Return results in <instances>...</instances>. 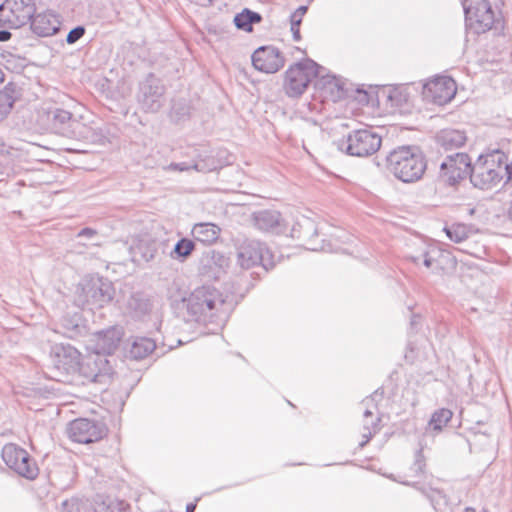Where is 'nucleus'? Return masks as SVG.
Segmentation results:
<instances>
[{"mask_svg": "<svg viewBox=\"0 0 512 512\" xmlns=\"http://www.w3.org/2000/svg\"><path fill=\"white\" fill-rule=\"evenodd\" d=\"M456 89V83L451 77L441 76L425 84L424 95L434 104L445 105L454 98Z\"/></svg>", "mask_w": 512, "mask_h": 512, "instance_id": "nucleus-18", "label": "nucleus"}, {"mask_svg": "<svg viewBox=\"0 0 512 512\" xmlns=\"http://www.w3.org/2000/svg\"><path fill=\"white\" fill-rule=\"evenodd\" d=\"M103 423L87 418L73 420L68 427L69 438L77 443L88 444L101 440L106 435Z\"/></svg>", "mask_w": 512, "mask_h": 512, "instance_id": "nucleus-15", "label": "nucleus"}, {"mask_svg": "<svg viewBox=\"0 0 512 512\" xmlns=\"http://www.w3.org/2000/svg\"><path fill=\"white\" fill-rule=\"evenodd\" d=\"M297 232H298V231L296 230V228H293V229H292V236H293V237H297V238H301V237H302V235H301L300 233L296 235V233H297Z\"/></svg>", "mask_w": 512, "mask_h": 512, "instance_id": "nucleus-57", "label": "nucleus"}, {"mask_svg": "<svg viewBox=\"0 0 512 512\" xmlns=\"http://www.w3.org/2000/svg\"><path fill=\"white\" fill-rule=\"evenodd\" d=\"M97 235H98L97 230H95V229H93V228L86 227V228L81 229V230L77 233L76 238H77V239H80V238H87V239L92 240V239H93V238H95Z\"/></svg>", "mask_w": 512, "mask_h": 512, "instance_id": "nucleus-43", "label": "nucleus"}, {"mask_svg": "<svg viewBox=\"0 0 512 512\" xmlns=\"http://www.w3.org/2000/svg\"><path fill=\"white\" fill-rule=\"evenodd\" d=\"M238 263L244 269H250L254 266L261 265L265 271L274 268V255L270 249L259 241H246L238 251Z\"/></svg>", "mask_w": 512, "mask_h": 512, "instance_id": "nucleus-13", "label": "nucleus"}, {"mask_svg": "<svg viewBox=\"0 0 512 512\" xmlns=\"http://www.w3.org/2000/svg\"><path fill=\"white\" fill-rule=\"evenodd\" d=\"M126 310L131 317L141 318L151 311L150 300L143 293H134L127 300Z\"/></svg>", "mask_w": 512, "mask_h": 512, "instance_id": "nucleus-28", "label": "nucleus"}, {"mask_svg": "<svg viewBox=\"0 0 512 512\" xmlns=\"http://www.w3.org/2000/svg\"><path fill=\"white\" fill-rule=\"evenodd\" d=\"M382 143V138L372 129H358L351 131L340 144L341 150H345L350 156L368 157L377 152Z\"/></svg>", "mask_w": 512, "mask_h": 512, "instance_id": "nucleus-8", "label": "nucleus"}, {"mask_svg": "<svg viewBox=\"0 0 512 512\" xmlns=\"http://www.w3.org/2000/svg\"><path fill=\"white\" fill-rule=\"evenodd\" d=\"M18 97L19 93L14 83H8L4 89L0 91V120L4 119L11 112Z\"/></svg>", "mask_w": 512, "mask_h": 512, "instance_id": "nucleus-29", "label": "nucleus"}, {"mask_svg": "<svg viewBox=\"0 0 512 512\" xmlns=\"http://www.w3.org/2000/svg\"><path fill=\"white\" fill-rule=\"evenodd\" d=\"M470 156L464 152L447 155L440 164L439 179L449 186H454L470 177L472 170Z\"/></svg>", "mask_w": 512, "mask_h": 512, "instance_id": "nucleus-11", "label": "nucleus"}, {"mask_svg": "<svg viewBox=\"0 0 512 512\" xmlns=\"http://www.w3.org/2000/svg\"><path fill=\"white\" fill-rule=\"evenodd\" d=\"M11 38V33L7 30H0V42H5Z\"/></svg>", "mask_w": 512, "mask_h": 512, "instance_id": "nucleus-50", "label": "nucleus"}, {"mask_svg": "<svg viewBox=\"0 0 512 512\" xmlns=\"http://www.w3.org/2000/svg\"><path fill=\"white\" fill-rule=\"evenodd\" d=\"M79 286V301L91 308H103L114 299L115 289L113 284L104 277H85Z\"/></svg>", "mask_w": 512, "mask_h": 512, "instance_id": "nucleus-6", "label": "nucleus"}, {"mask_svg": "<svg viewBox=\"0 0 512 512\" xmlns=\"http://www.w3.org/2000/svg\"><path fill=\"white\" fill-rule=\"evenodd\" d=\"M375 435V430L368 431V432H362V441L359 443V447L363 448L368 444L370 439Z\"/></svg>", "mask_w": 512, "mask_h": 512, "instance_id": "nucleus-46", "label": "nucleus"}, {"mask_svg": "<svg viewBox=\"0 0 512 512\" xmlns=\"http://www.w3.org/2000/svg\"><path fill=\"white\" fill-rule=\"evenodd\" d=\"M84 356L71 345H61L55 352V366L68 374L77 373Z\"/></svg>", "mask_w": 512, "mask_h": 512, "instance_id": "nucleus-21", "label": "nucleus"}, {"mask_svg": "<svg viewBox=\"0 0 512 512\" xmlns=\"http://www.w3.org/2000/svg\"><path fill=\"white\" fill-rule=\"evenodd\" d=\"M29 23L33 33L41 37L54 35L58 31L59 21L50 12L35 13Z\"/></svg>", "mask_w": 512, "mask_h": 512, "instance_id": "nucleus-24", "label": "nucleus"}, {"mask_svg": "<svg viewBox=\"0 0 512 512\" xmlns=\"http://www.w3.org/2000/svg\"><path fill=\"white\" fill-rule=\"evenodd\" d=\"M419 490L423 495H425L430 500L431 504L434 507L440 504V502L445 499L443 492L439 489L422 487L419 488Z\"/></svg>", "mask_w": 512, "mask_h": 512, "instance_id": "nucleus-39", "label": "nucleus"}, {"mask_svg": "<svg viewBox=\"0 0 512 512\" xmlns=\"http://www.w3.org/2000/svg\"><path fill=\"white\" fill-rule=\"evenodd\" d=\"M300 26H293L291 25V32L293 34V39L295 41H299L301 39V36H300Z\"/></svg>", "mask_w": 512, "mask_h": 512, "instance_id": "nucleus-49", "label": "nucleus"}, {"mask_svg": "<svg viewBox=\"0 0 512 512\" xmlns=\"http://www.w3.org/2000/svg\"><path fill=\"white\" fill-rule=\"evenodd\" d=\"M326 69L310 58L291 65L285 73L284 89L289 97H299L315 78H326Z\"/></svg>", "mask_w": 512, "mask_h": 512, "instance_id": "nucleus-5", "label": "nucleus"}, {"mask_svg": "<svg viewBox=\"0 0 512 512\" xmlns=\"http://www.w3.org/2000/svg\"><path fill=\"white\" fill-rule=\"evenodd\" d=\"M418 320H419V317L414 315L411 319V325L414 326V325L418 324Z\"/></svg>", "mask_w": 512, "mask_h": 512, "instance_id": "nucleus-56", "label": "nucleus"}, {"mask_svg": "<svg viewBox=\"0 0 512 512\" xmlns=\"http://www.w3.org/2000/svg\"><path fill=\"white\" fill-rule=\"evenodd\" d=\"M229 266L230 259L224 253L208 250L200 258L198 272L208 280H219L227 272Z\"/></svg>", "mask_w": 512, "mask_h": 512, "instance_id": "nucleus-16", "label": "nucleus"}, {"mask_svg": "<svg viewBox=\"0 0 512 512\" xmlns=\"http://www.w3.org/2000/svg\"><path fill=\"white\" fill-rule=\"evenodd\" d=\"M156 348L154 340L146 337L136 338L129 349L130 357L139 360L147 357Z\"/></svg>", "mask_w": 512, "mask_h": 512, "instance_id": "nucleus-30", "label": "nucleus"}, {"mask_svg": "<svg viewBox=\"0 0 512 512\" xmlns=\"http://www.w3.org/2000/svg\"><path fill=\"white\" fill-rule=\"evenodd\" d=\"M253 222L259 230L265 232L278 234L284 231V221L276 210L264 209L254 212Z\"/></svg>", "mask_w": 512, "mask_h": 512, "instance_id": "nucleus-22", "label": "nucleus"}, {"mask_svg": "<svg viewBox=\"0 0 512 512\" xmlns=\"http://www.w3.org/2000/svg\"><path fill=\"white\" fill-rule=\"evenodd\" d=\"M307 10H308V7H307V6H300V7H298V8L295 10V12H297L298 14H300V15L304 16V15L306 14Z\"/></svg>", "mask_w": 512, "mask_h": 512, "instance_id": "nucleus-52", "label": "nucleus"}, {"mask_svg": "<svg viewBox=\"0 0 512 512\" xmlns=\"http://www.w3.org/2000/svg\"><path fill=\"white\" fill-rule=\"evenodd\" d=\"M99 246V242L83 243L81 241H77L69 250L66 251L64 258L67 260L71 254L84 255L90 248Z\"/></svg>", "mask_w": 512, "mask_h": 512, "instance_id": "nucleus-36", "label": "nucleus"}, {"mask_svg": "<svg viewBox=\"0 0 512 512\" xmlns=\"http://www.w3.org/2000/svg\"><path fill=\"white\" fill-rule=\"evenodd\" d=\"M482 512H488L487 510H483Z\"/></svg>", "mask_w": 512, "mask_h": 512, "instance_id": "nucleus-62", "label": "nucleus"}, {"mask_svg": "<svg viewBox=\"0 0 512 512\" xmlns=\"http://www.w3.org/2000/svg\"><path fill=\"white\" fill-rule=\"evenodd\" d=\"M249 17H250V22L252 25L254 23H259L262 20V17L259 13L253 12L251 10H249Z\"/></svg>", "mask_w": 512, "mask_h": 512, "instance_id": "nucleus-48", "label": "nucleus"}, {"mask_svg": "<svg viewBox=\"0 0 512 512\" xmlns=\"http://www.w3.org/2000/svg\"><path fill=\"white\" fill-rule=\"evenodd\" d=\"M424 467H425L424 458H423L421 451H419L416 455V459L412 466V469L415 471L416 474H421V473H423Z\"/></svg>", "mask_w": 512, "mask_h": 512, "instance_id": "nucleus-44", "label": "nucleus"}, {"mask_svg": "<svg viewBox=\"0 0 512 512\" xmlns=\"http://www.w3.org/2000/svg\"><path fill=\"white\" fill-rule=\"evenodd\" d=\"M234 24L238 29L250 32L252 31V24L249 17V9H244L234 17Z\"/></svg>", "mask_w": 512, "mask_h": 512, "instance_id": "nucleus-38", "label": "nucleus"}, {"mask_svg": "<svg viewBox=\"0 0 512 512\" xmlns=\"http://www.w3.org/2000/svg\"><path fill=\"white\" fill-rule=\"evenodd\" d=\"M467 136L465 131L445 128L437 132L435 142L444 151L459 149L465 145Z\"/></svg>", "mask_w": 512, "mask_h": 512, "instance_id": "nucleus-23", "label": "nucleus"}, {"mask_svg": "<svg viewBox=\"0 0 512 512\" xmlns=\"http://www.w3.org/2000/svg\"><path fill=\"white\" fill-rule=\"evenodd\" d=\"M85 34V28L83 26H77L69 31L66 36L68 44H74L81 39Z\"/></svg>", "mask_w": 512, "mask_h": 512, "instance_id": "nucleus-40", "label": "nucleus"}, {"mask_svg": "<svg viewBox=\"0 0 512 512\" xmlns=\"http://www.w3.org/2000/svg\"><path fill=\"white\" fill-rule=\"evenodd\" d=\"M194 240L201 242L205 245H212L216 243L221 234V228L210 222L196 223L192 230Z\"/></svg>", "mask_w": 512, "mask_h": 512, "instance_id": "nucleus-25", "label": "nucleus"}, {"mask_svg": "<svg viewBox=\"0 0 512 512\" xmlns=\"http://www.w3.org/2000/svg\"><path fill=\"white\" fill-rule=\"evenodd\" d=\"M444 231L447 237L455 243L463 242L468 238L469 235L468 227L460 223H455L451 226L445 227Z\"/></svg>", "mask_w": 512, "mask_h": 512, "instance_id": "nucleus-34", "label": "nucleus"}, {"mask_svg": "<svg viewBox=\"0 0 512 512\" xmlns=\"http://www.w3.org/2000/svg\"><path fill=\"white\" fill-rule=\"evenodd\" d=\"M415 265L423 264L434 274H440L452 262L450 254L436 245H424L418 252L407 256Z\"/></svg>", "mask_w": 512, "mask_h": 512, "instance_id": "nucleus-14", "label": "nucleus"}, {"mask_svg": "<svg viewBox=\"0 0 512 512\" xmlns=\"http://www.w3.org/2000/svg\"><path fill=\"white\" fill-rule=\"evenodd\" d=\"M195 243L188 238H181L170 252V257L181 262L185 261L194 251Z\"/></svg>", "mask_w": 512, "mask_h": 512, "instance_id": "nucleus-31", "label": "nucleus"}, {"mask_svg": "<svg viewBox=\"0 0 512 512\" xmlns=\"http://www.w3.org/2000/svg\"><path fill=\"white\" fill-rule=\"evenodd\" d=\"M334 85L337 86L338 88H340V86L337 82H335Z\"/></svg>", "mask_w": 512, "mask_h": 512, "instance_id": "nucleus-61", "label": "nucleus"}, {"mask_svg": "<svg viewBox=\"0 0 512 512\" xmlns=\"http://www.w3.org/2000/svg\"><path fill=\"white\" fill-rule=\"evenodd\" d=\"M306 225H307V232H309L310 230L312 231V235H317V229L314 227V225L310 222V221H306Z\"/></svg>", "mask_w": 512, "mask_h": 512, "instance_id": "nucleus-51", "label": "nucleus"}, {"mask_svg": "<svg viewBox=\"0 0 512 512\" xmlns=\"http://www.w3.org/2000/svg\"><path fill=\"white\" fill-rule=\"evenodd\" d=\"M4 78H5L4 72L0 68V83L4 82Z\"/></svg>", "mask_w": 512, "mask_h": 512, "instance_id": "nucleus-58", "label": "nucleus"}, {"mask_svg": "<svg viewBox=\"0 0 512 512\" xmlns=\"http://www.w3.org/2000/svg\"><path fill=\"white\" fill-rule=\"evenodd\" d=\"M160 79L150 74L140 85L139 103L146 113H158L160 110Z\"/></svg>", "mask_w": 512, "mask_h": 512, "instance_id": "nucleus-19", "label": "nucleus"}, {"mask_svg": "<svg viewBox=\"0 0 512 512\" xmlns=\"http://www.w3.org/2000/svg\"><path fill=\"white\" fill-rule=\"evenodd\" d=\"M107 512H129V506L122 501L111 502L107 506Z\"/></svg>", "mask_w": 512, "mask_h": 512, "instance_id": "nucleus-42", "label": "nucleus"}, {"mask_svg": "<svg viewBox=\"0 0 512 512\" xmlns=\"http://www.w3.org/2000/svg\"><path fill=\"white\" fill-rule=\"evenodd\" d=\"M62 512H96L88 500L71 498L62 503Z\"/></svg>", "mask_w": 512, "mask_h": 512, "instance_id": "nucleus-33", "label": "nucleus"}, {"mask_svg": "<svg viewBox=\"0 0 512 512\" xmlns=\"http://www.w3.org/2000/svg\"><path fill=\"white\" fill-rule=\"evenodd\" d=\"M131 260L134 263L148 262L154 258L157 247L155 242L148 240H139L129 248Z\"/></svg>", "mask_w": 512, "mask_h": 512, "instance_id": "nucleus-27", "label": "nucleus"}, {"mask_svg": "<svg viewBox=\"0 0 512 512\" xmlns=\"http://www.w3.org/2000/svg\"><path fill=\"white\" fill-rule=\"evenodd\" d=\"M202 6H210L213 0H196Z\"/></svg>", "mask_w": 512, "mask_h": 512, "instance_id": "nucleus-53", "label": "nucleus"}, {"mask_svg": "<svg viewBox=\"0 0 512 512\" xmlns=\"http://www.w3.org/2000/svg\"><path fill=\"white\" fill-rule=\"evenodd\" d=\"M507 215H508V219L512 222V200H511L510 206L508 208Z\"/></svg>", "mask_w": 512, "mask_h": 512, "instance_id": "nucleus-55", "label": "nucleus"}, {"mask_svg": "<svg viewBox=\"0 0 512 512\" xmlns=\"http://www.w3.org/2000/svg\"><path fill=\"white\" fill-rule=\"evenodd\" d=\"M36 13V0H5L0 5V26L17 29L28 24Z\"/></svg>", "mask_w": 512, "mask_h": 512, "instance_id": "nucleus-7", "label": "nucleus"}, {"mask_svg": "<svg viewBox=\"0 0 512 512\" xmlns=\"http://www.w3.org/2000/svg\"><path fill=\"white\" fill-rule=\"evenodd\" d=\"M364 419H363V432H368L372 430H375V434L380 430V418L374 417L373 413L366 409L364 412Z\"/></svg>", "mask_w": 512, "mask_h": 512, "instance_id": "nucleus-37", "label": "nucleus"}, {"mask_svg": "<svg viewBox=\"0 0 512 512\" xmlns=\"http://www.w3.org/2000/svg\"><path fill=\"white\" fill-rule=\"evenodd\" d=\"M465 512H476L474 508H471V507H467L465 509Z\"/></svg>", "mask_w": 512, "mask_h": 512, "instance_id": "nucleus-59", "label": "nucleus"}, {"mask_svg": "<svg viewBox=\"0 0 512 512\" xmlns=\"http://www.w3.org/2000/svg\"><path fill=\"white\" fill-rule=\"evenodd\" d=\"M302 18L303 16L298 14L297 12H293L290 16V23L291 25L293 26H300L301 22H302Z\"/></svg>", "mask_w": 512, "mask_h": 512, "instance_id": "nucleus-47", "label": "nucleus"}, {"mask_svg": "<svg viewBox=\"0 0 512 512\" xmlns=\"http://www.w3.org/2000/svg\"><path fill=\"white\" fill-rule=\"evenodd\" d=\"M195 509H196V504H194V503H189L186 506V512H194Z\"/></svg>", "mask_w": 512, "mask_h": 512, "instance_id": "nucleus-54", "label": "nucleus"}, {"mask_svg": "<svg viewBox=\"0 0 512 512\" xmlns=\"http://www.w3.org/2000/svg\"><path fill=\"white\" fill-rule=\"evenodd\" d=\"M376 396H378V390H376V391L374 392V394H373V396H372V397H376ZM371 400H373V398H371Z\"/></svg>", "mask_w": 512, "mask_h": 512, "instance_id": "nucleus-60", "label": "nucleus"}, {"mask_svg": "<svg viewBox=\"0 0 512 512\" xmlns=\"http://www.w3.org/2000/svg\"><path fill=\"white\" fill-rule=\"evenodd\" d=\"M165 169L172 170V171H188L193 169V161L189 162H181V163H171L169 166H167Z\"/></svg>", "mask_w": 512, "mask_h": 512, "instance_id": "nucleus-41", "label": "nucleus"}, {"mask_svg": "<svg viewBox=\"0 0 512 512\" xmlns=\"http://www.w3.org/2000/svg\"><path fill=\"white\" fill-rule=\"evenodd\" d=\"M47 119L55 134L91 144H102L105 140L101 129L81 122L67 110L52 109L47 113Z\"/></svg>", "mask_w": 512, "mask_h": 512, "instance_id": "nucleus-4", "label": "nucleus"}, {"mask_svg": "<svg viewBox=\"0 0 512 512\" xmlns=\"http://www.w3.org/2000/svg\"><path fill=\"white\" fill-rule=\"evenodd\" d=\"M167 297L177 316L204 325L223 324L233 308L232 303L227 301V296L212 285L199 286L188 297L174 285L168 289Z\"/></svg>", "mask_w": 512, "mask_h": 512, "instance_id": "nucleus-1", "label": "nucleus"}, {"mask_svg": "<svg viewBox=\"0 0 512 512\" xmlns=\"http://www.w3.org/2000/svg\"><path fill=\"white\" fill-rule=\"evenodd\" d=\"M121 331L112 327L97 333V348L101 355L112 354L118 347L121 340Z\"/></svg>", "mask_w": 512, "mask_h": 512, "instance_id": "nucleus-26", "label": "nucleus"}, {"mask_svg": "<svg viewBox=\"0 0 512 512\" xmlns=\"http://www.w3.org/2000/svg\"><path fill=\"white\" fill-rule=\"evenodd\" d=\"M67 320H64L63 322V327L67 329V334L69 337H74L75 335L79 334L80 332V328H79V325L78 324H72V323H68L66 324Z\"/></svg>", "mask_w": 512, "mask_h": 512, "instance_id": "nucleus-45", "label": "nucleus"}, {"mask_svg": "<svg viewBox=\"0 0 512 512\" xmlns=\"http://www.w3.org/2000/svg\"><path fill=\"white\" fill-rule=\"evenodd\" d=\"M254 68L264 73H276L285 64V58L280 50L273 46H262L252 54Z\"/></svg>", "mask_w": 512, "mask_h": 512, "instance_id": "nucleus-17", "label": "nucleus"}, {"mask_svg": "<svg viewBox=\"0 0 512 512\" xmlns=\"http://www.w3.org/2000/svg\"><path fill=\"white\" fill-rule=\"evenodd\" d=\"M190 114V105L186 100H177L172 104L170 116L175 121H180Z\"/></svg>", "mask_w": 512, "mask_h": 512, "instance_id": "nucleus-35", "label": "nucleus"}, {"mask_svg": "<svg viewBox=\"0 0 512 512\" xmlns=\"http://www.w3.org/2000/svg\"><path fill=\"white\" fill-rule=\"evenodd\" d=\"M77 373L83 378V383L106 386L112 379L113 370L106 357L97 352L83 357Z\"/></svg>", "mask_w": 512, "mask_h": 512, "instance_id": "nucleus-10", "label": "nucleus"}, {"mask_svg": "<svg viewBox=\"0 0 512 512\" xmlns=\"http://www.w3.org/2000/svg\"><path fill=\"white\" fill-rule=\"evenodd\" d=\"M193 161V169L197 172L208 173L229 164L225 150H205L198 153Z\"/></svg>", "mask_w": 512, "mask_h": 512, "instance_id": "nucleus-20", "label": "nucleus"}, {"mask_svg": "<svg viewBox=\"0 0 512 512\" xmlns=\"http://www.w3.org/2000/svg\"><path fill=\"white\" fill-rule=\"evenodd\" d=\"M385 169L403 183H415L423 178L427 160L419 147L402 145L386 155Z\"/></svg>", "mask_w": 512, "mask_h": 512, "instance_id": "nucleus-2", "label": "nucleus"}, {"mask_svg": "<svg viewBox=\"0 0 512 512\" xmlns=\"http://www.w3.org/2000/svg\"><path fill=\"white\" fill-rule=\"evenodd\" d=\"M2 459L10 469L26 479L34 480L39 474L36 461L16 444L9 443L3 447Z\"/></svg>", "mask_w": 512, "mask_h": 512, "instance_id": "nucleus-12", "label": "nucleus"}, {"mask_svg": "<svg viewBox=\"0 0 512 512\" xmlns=\"http://www.w3.org/2000/svg\"><path fill=\"white\" fill-rule=\"evenodd\" d=\"M463 9L467 27L475 34L489 31L495 23V15L488 0H464Z\"/></svg>", "mask_w": 512, "mask_h": 512, "instance_id": "nucleus-9", "label": "nucleus"}, {"mask_svg": "<svg viewBox=\"0 0 512 512\" xmlns=\"http://www.w3.org/2000/svg\"><path fill=\"white\" fill-rule=\"evenodd\" d=\"M453 413L447 408L436 410L429 421V427L434 431H441L444 426L452 419Z\"/></svg>", "mask_w": 512, "mask_h": 512, "instance_id": "nucleus-32", "label": "nucleus"}, {"mask_svg": "<svg viewBox=\"0 0 512 512\" xmlns=\"http://www.w3.org/2000/svg\"><path fill=\"white\" fill-rule=\"evenodd\" d=\"M511 180L508 155L501 149L481 154L472 164L470 181L481 190H490Z\"/></svg>", "mask_w": 512, "mask_h": 512, "instance_id": "nucleus-3", "label": "nucleus"}]
</instances>
